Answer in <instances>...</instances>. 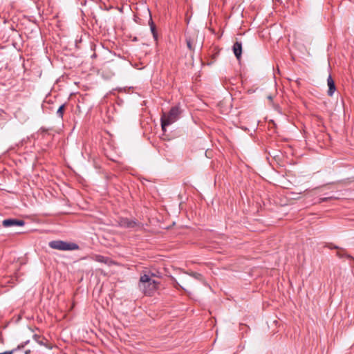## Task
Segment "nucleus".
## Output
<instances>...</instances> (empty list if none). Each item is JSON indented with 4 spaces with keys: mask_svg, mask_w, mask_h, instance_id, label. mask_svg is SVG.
<instances>
[{
    "mask_svg": "<svg viewBox=\"0 0 354 354\" xmlns=\"http://www.w3.org/2000/svg\"><path fill=\"white\" fill-rule=\"evenodd\" d=\"M152 274H142L138 282L139 289L145 295H152L158 288L160 283L151 279Z\"/></svg>",
    "mask_w": 354,
    "mask_h": 354,
    "instance_id": "1",
    "label": "nucleus"
},
{
    "mask_svg": "<svg viewBox=\"0 0 354 354\" xmlns=\"http://www.w3.org/2000/svg\"><path fill=\"white\" fill-rule=\"evenodd\" d=\"M182 111L178 105L172 106L168 113H163L160 118L162 130L165 132L166 127L177 121Z\"/></svg>",
    "mask_w": 354,
    "mask_h": 354,
    "instance_id": "2",
    "label": "nucleus"
},
{
    "mask_svg": "<svg viewBox=\"0 0 354 354\" xmlns=\"http://www.w3.org/2000/svg\"><path fill=\"white\" fill-rule=\"evenodd\" d=\"M50 248L61 251L76 250L80 248L75 243L66 242L62 240H53L48 243Z\"/></svg>",
    "mask_w": 354,
    "mask_h": 354,
    "instance_id": "3",
    "label": "nucleus"
},
{
    "mask_svg": "<svg viewBox=\"0 0 354 354\" xmlns=\"http://www.w3.org/2000/svg\"><path fill=\"white\" fill-rule=\"evenodd\" d=\"M117 223L120 227L124 228H133L139 225L138 221L124 217L118 218Z\"/></svg>",
    "mask_w": 354,
    "mask_h": 354,
    "instance_id": "4",
    "label": "nucleus"
},
{
    "mask_svg": "<svg viewBox=\"0 0 354 354\" xmlns=\"http://www.w3.org/2000/svg\"><path fill=\"white\" fill-rule=\"evenodd\" d=\"M25 225V221L21 219L17 218H8L4 219L2 221V225L5 227H10L12 226H24Z\"/></svg>",
    "mask_w": 354,
    "mask_h": 354,
    "instance_id": "5",
    "label": "nucleus"
},
{
    "mask_svg": "<svg viewBox=\"0 0 354 354\" xmlns=\"http://www.w3.org/2000/svg\"><path fill=\"white\" fill-rule=\"evenodd\" d=\"M333 248L337 250L336 255L339 258H344V257H345V258L351 260L354 263V257H352L351 255H350L349 254H348L346 252L345 249L339 248L338 246H333Z\"/></svg>",
    "mask_w": 354,
    "mask_h": 354,
    "instance_id": "6",
    "label": "nucleus"
},
{
    "mask_svg": "<svg viewBox=\"0 0 354 354\" xmlns=\"http://www.w3.org/2000/svg\"><path fill=\"white\" fill-rule=\"evenodd\" d=\"M233 53L238 60L241 59L242 55V44L241 41L234 42L232 47Z\"/></svg>",
    "mask_w": 354,
    "mask_h": 354,
    "instance_id": "7",
    "label": "nucleus"
},
{
    "mask_svg": "<svg viewBox=\"0 0 354 354\" xmlns=\"http://www.w3.org/2000/svg\"><path fill=\"white\" fill-rule=\"evenodd\" d=\"M327 84L328 86V90L327 91V94L328 96L331 97L334 94L336 86L334 80H333L331 75H330L327 79Z\"/></svg>",
    "mask_w": 354,
    "mask_h": 354,
    "instance_id": "8",
    "label": "nucleus"
},
{
    "mask_svg": "<svg viewBox=\"0 0 354 354\" xmlns=\"http://www.w3.org/2000/svg\"><path fill=\"white\" fill-rule=\"evenodd\" d=\"M94 260L97 262L106 264L108 266H111L115 263L114 261H112L110 258L102 255H95L94 257Z\"/></svg>",
    "mask_w": 354,
    "mask_h": 354,
    "instance_id": "9",
    "label": "nucleus"
},
{
    "mask_svg": "<svg viewBox=\"0 0 354 354\" xmlns=\"http://www.w3.org/2000/svg\"><path fill=\"white\" fill-rule=\"evenodd\" d=\"M149 25L150 26V29H151V31L153 38L155 39V40H157L158 39V34H157V31H156V25H155L154 22L153 21L151 17H150V19L149 21Z\"/></svg>",
    "mask_w": 354,
    "mask_h": 354,
    "instance_id": "10",
    "label": "nucleus"
},
{
    "mask_svg": "<svg viewBox=\"0 0 354 354\" xmlns=\"http://www.w3.org/2000/svg\"><path fill=\"white\" fill-rule=\"evenodd\" d=\"M65 108H66V104H62V105H60L58 108V109L57 110V112H56V114H57V116L59 118H63V115H64V111H65Z\"/></svg>",
    "mask_w": 354,
    "mask_h": 354,
    "instance_id": "11",
    "label": "nucleus"
},
{
    "mask_svg": "<svg viewBox=\"0 0 354 354\" xmlns=\"http://www.w3.org/2000/svg\"><path fill=\"white\" fill-rule=\"evenodd\" d=\"M186 44H187V48L190 50H194V39L192 38H191L190 37H186Z\"/></svg>",
    "mask_w": 354,
    "mask_h": 354,
    "instance_id": "12",
    "label": "nucleus"
},
{
    "mask_svg": "<svg viewBox=\"0 0 354 354\" xmlns=\"http://www.w3.org/2000/svg\"><path fill=\"white\" fill-rule=\"evenodd\" d=\"M33 339L40 345H44V343L43 342L44 340V337H42L41 336L39 335H33Z\"/></svg>",
    "mask_w": 354,
    "mask_h": 354,
    "instance_id": "13",
    "label": "nucleus"
},
{
    "mask_svg": "<svg viewBox=\"0 0 354 354\" xmlns=\"http://www.w3.org/2000/svg\"><path fill=\"white\" fill-rule=\"evenodd\" d=\"M28 343H29V340L24 342L21 344H20L19 345H18V346L17 348H15V349H16V351L18 350H20V349L24 348Z\"/></svg>",
    "mask_w": 354,
    "mask_h": 354,
    "instance_id": "14",
    "label": "nucleus"
},
{
    "mask_svg": "<svg viewBox=\"0 0 354 354\" xmlns=\"http://www.w3.org/2000/svg\"><path fill=\"white\" fill-rule=\"evenodd\" d=\"M191 275H192L193 277H194L195 279H198V280L201 279H202V277H203L202 274H200V273H198V272H192V273L191 274Z\"/></svg>",
    "mask_w": 354,
    "mask_h": 354,
    "instance_id": "15",
    "label": "nucleus"
},
{
    "mask_svg": "<svg viewBox=\"0 0 354 354\" xmlns=\"http://www.w3.org/2000/svg\"><path fill=\"white\" fill-rule=\"evenodd\" d=\"M333 198V196H329V197H324V198H321L319 199L320 202H326L330 199Z\"/></svg>",
    "mask_w": 354,
    "mask_h": 354,
    "instance_id": "16",
    "label": "nucleus"
},
{
    "mask_svg": "<svg viewBox=\"0 0 354 354\" xmlns=\"http://www.w3.org/2000/svg\"><path fill=\"white\" fill-rule=\"evenodd\" d=\"M16 351V349H12L11 351H7L3 353H0V354H13Z\"/></svg>",
    "mask_w": 354,
    "mask_h": 354,
    "instance_id": "17",
    "label": "nucleus"
},
{
    "mask_svg": "<svg viewBox=\"0 0 354 354\" xmlns=\"http://www.w3.org/2000/svg\"><path fill=\"white\" fill-rule=\"evenodd\" d=\"M333 246H335V245H333V243H326V245H325V247H327V248H330V249H334V248H333Z\"/></svg>",
    "mask_w": 354,
    "mask_h": 354,
    "instance_id": "18",
    "label": "nucleus"
},
{
    "mask_svg": "<svg viewBox=\"0 0 354 354\" xmlns=\"http://www.w3.org/2000/svg\"><path fill=\"white\" fill-rule=\"evenodd\" d=\"M145 274H152L151 278L154 277H158L156 273L151 271L148 272V273H145Z\"/></svg>",
    "mask_w": 354,
    "mask_h": 354,
    "instance_id": "19",
    "label": "nucleus"
},
{
    "mask_svg": "<svg viewBox=\"0 0 354 354\" xmlns=\"http://www.w3.org/2000/svg\"><path fill=\"white\" fill-rule=\"evenodd\" d=\"M30 350H29V349H28V350H26V351H25V354H30Z\"/></svg>",
    "mask_w": 354,
    "mask_h": 354,
    "instance_id": "20",
    "label": "nucleus"
},
{
    "mask_svg": "<svg viewBox=\"0 0 354 354\" xmlns=\"http://www.w3.org/2000/svg\"><path fill=\"white\" fill-rule=\"evenodd\" d=\"M8 32H11L12 33H15V30L13 28H10Z\"/></svg>",
    "mask_w": 354,
    "mask_h": 354,
    "instance_id": "21",
    "label": "nucleus"
}]
</instances>
